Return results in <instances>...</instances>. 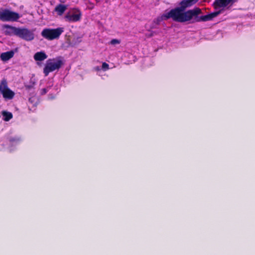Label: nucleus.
<instances>
[{"mask_svg":"<svg viewBox=\"0 0 255 255\" xmlns=\"http://www.w3.org/2000/svg\"><path fill=\"white\" fill-rule=\"evenodd\" d=\"M189 13V12L188 10L184 11L179 7H176L163 14L162 17L165 20L172 18L173 21L176 22H184L187 21Z\"/></svg>","mask_w":255,"mask_h":255,"instance_id":"obj_1","label":"nucleus"},{"mask_svg":"<svg viewBox=\"0 0 255 255\" xmlns=\"http://www.w3.org/2000/svg\"><path fill=\"white\" fill-rule=\"evenodd\" d=\"M64 63L63 58L61 56L48 59L43 68V73L45 76H47L50 72L58 70L64 65Z\"/></svg>","mask_w":255,"mask_h":255,"instance_id":"obj_2","label":"nucleus"},{"mask_svg":"<svg viewBox=\"0 0 255 255\" xmlns=\"http://www.w3.org/2000/svg\"><path fill=\"white\" fill-rule=\"evenodd\" d=\"M64 32L63 27L57 28H44L42 31L41 36L48 40H52L58 39L61 34Z\"/></svg>","mask_w":255,"mask_h":255,"instance_id":"obj_3","label":"nucleus"},{"mask_svg":"<svg viewBox=\"0 0 255 255\" xmlns=\"http://www.w3.org/2000/svg\"><path fill=\"white\" fill-rule=\"evenodd\" d=\"M20 17L19 13L7 9L0 10V20L2 21H17Z\"/></svg>","mask_w":255,"mask_h":255,"instance_id":"obj_4","label":"nucleus"},{"mask_svg":"<svg viewBox=\"0 0 255 255\" xmlns=\"http://www.w3.org/2000/svg\"><path fill=\"white\" fill-rule=\"evenodd\" d=\"M189 12L187 21L192 20L191 23L199 22L201 21H207L205 15L199 16L202 13L201 9L199 7H195L192 9L188 10Z\"/></svg>","mask_w":255,"mask_h":255,"instance_id":"obj_5","label":"nucleus"},{"mask_svg":"<svg viewBox=\"0 0 255 255\" xmlns=\"http://www.w3.org/2000/svg\"><path fill=\"white\" fill-rule=\"evenodd\" d=\"M34 30L29 29L27 28L18 27L16 36L26 41H30L34 39Z\"/></svg>","mask_w":255,"mask_h":255,"instance_id":"obj_6","label":"nucleus"},{"mask_svg":"<svg viewBox=\"0 0 255 255\" xmlns=\"http://www.w3.org/2000/svg\"><path fill=\"white\" fill-rule=\"evenodd\" d=\"M238 1V0H215L213 6L215 9L220 7H225L228 5H232L234 3Z\"/></svg>","mask_w":255,"mask_h":255,"instance_id":"obj_7","label":"nucleus"},{"mask_svg":"<svg viewBox=\"0 0 255 255\" xmlns=\"http://www.w3.org/2000/svg\"><path fill=\"white\" fill-rule=\"evenodd\" d=\"M82 17V13L79 10L75 13H68L65 15V19L66 21L69 22H75L79 21L81 20Z\"/></svg>","mask_w":255,"mask_h":255,"instance_id":"obj_8","label":"nucleus"},{"mask_svg":"<svg viewBox=\"0 0 255 255\" xmlns=\"http://www.w3.org/2000/svg\"><path fill=\"white\" fill-rule=\"evenodd\" d=\"M3 28L5 29L4 31V34L5 35H15L17 36L18 27L9 25L8 24H4L3 25Z\"/></svg>","mask_w":255,"mask_h":255,"instance_id":"obj_9","label":"nucleus"},{"mask_svg":"<svg viewBox=\"0 0 255 255\" xmlns=\"http://www.w3.org/2000/svg\"><path fill=\"white\" fill-rule=\"evenodd\" d=\"M197 2L196 0H182L179 3V6L181 9L185 11V9L192 6Z\"/></svg>","mask_w":255,"mask_h":255,"instance_id":"obj_10","label":"nucleus"},{"mask_svg":"<svg viewBox=\"0 0 255 255\" xmlns=\"http://www.w3.org/2000/svg\"><path fill=\"white\" fill-rule=\"evenodd\" d=\"M14 53L12 50L3 52L0 54V57L1 60L6 61L12 58Z\"/></svg>","mask_w":255,"mask_h":255,"instance_id":"obj_11","label":"nucleus"},{"mask_svg":"<svg viewBox=\"0 0 255 255\" xmlns=\"http://www.w3.org/2000/svg\"><path fill=\"white\" fill-rule=\"evenodd\" d=\"M47 58V55L44 52L40 51L36 52L34 55V59L37 61H42Z\"/></svg>","mask_w":255,"mask_h":255,"instance_id":"obj_12","label":"nucleus"},{"mask_svg":"<svg viewBox=\"0 0 255 255\" xmlns=\"http://www.w3.org/2000/svg\"><path fill=\"white\" fill-rule=\"evenodd\" d=\"M1 94L2 95L3 98L5 100H11L15 95L14 92L10 89L3 91Z\"/></svg>","mask_w":255,"mask_h":255,"instance_id":"obj_13","label":"nucleus"},{"mask_svg":"<svg viewBox=\"0 0 255 255\" xmlns=\"http://www.w3.org/2000/svg\"><path fill=\"white\" fill-rule=\"evenodd\" d=\"M67 9V6L62 4H59L55 8V11L57 12L59 15H61L63 14Z\"/></svg>","mask_w":255,"mask_h":255,"instance_id":"obj_14","label":"nucleus"},{"mask_svg":"<svg viewBox=\"0 0 255 255\" xmlns=\"http://www.w3.org/2000/svg\"><path fill=\"white\" fill-rule=\"evenodd\" d=\"M9 89L8 87L7 82L5 79H3L0 83V92L1 93Z\"/></svg>","mask_w":255,"mask_h":255,"instance_id":"obj_15","label":"nucleus"},{"mask_svg":"<svg viewBox=\"0 0 255 255\" xmlns=\"http://www.w3.org/2000/svg\"><path fill=\"white\" fill-rule=\"evenodd\" d=\"M221 13V10H219L214 12H212L208 14L205 15L207 21L211 20L213 18L218 16Z\"/></svg>","mask_w":255,"mask_h":255,"instance_id":"obj_16","label":"nucleus"},{"mask_svg":"<svg viewBox=\"0 0 255 255\" xmlns=\"http://www.w3.org/2000/svg\"><path fill=\"white\" fill-rule=\"evenodd\" d=\"M221 13V10H219L214 12H212L208 14L205 15L207 21L211 20L213 18L218 16Z\"/></svg>","mask_w":255,"mask_h":255,"instance_id":"obj_17","label":"nucleus"},{"mask_svg":"<svg viewBox=\"0 0 255 255\" xmlns=\"http://www.w3.org/2000/svg\"><path fill=\"white\" fill-rule=\"evenodd\" d=\"M2 115L3 120L5 122L9 121L13 117L12 113L6 111H2Z\"/></svg>","mask_w":255,"mask_h":255,"instance_id":"obj_18","label":"nucleus"},{"mask_svg":"<svg viewBox=\"0 0 255 255\" xmlns=\"http://www.w3.org/2000/svg\"><path fill=\"white\" fill-rule=\"evenodd\" d=\"M102 68L104 71H106L109 69V65L106 62H103L102 66Z\"/></svg>","mask_w":255,"mask_h":255,"instance_id":"obj_19","label":"nucleus"},{"mask_svg":"<svg viewBox=\"0 0 255 255\" xmlns=\"http://www.w3.org/2000/svg\"><path fill=\"white\" fill-rule=\"evenodd\" d=\"M120 42H121V41L120 40H118L117 39H113L110 42L111 44H113V45L120 44Z\"/></svg>","mask_w":255,"mask_h":255,"instance_id":"obj_20","label":"nucleus"},{"mask_svg":"<svg viewBox=\"0 0 255 255\" xmlns=\"http://www.w3.org/2000/svg\"><path fill=\"white\" fill-rule=\"evenodd\" d=\"M155 34V32H154V31H151V32H150V34H148V35H146V36H147V37H152V36H154Z\"/></svg>","mask_w":255,"mask_h":255,"instance_id":"obj_21","label":"nucleus"},{"mask_svg":"<svg viewBox=\"0 0 255 255\" xmlns=\"http://www.w3.org/2000/svg\"><path fill=\"white\" fill-rule=\"evenodd\" d=\"M47 90L46 88H43L41 90V94H45L47 93Z\"/></svg>","mask_w":255,"mask_h":255,"instance_id":"obj_22","label":"nucleus"},{"mask_svg":"<svg viewBox=\"0 0 255 255\" xmlns=\"http://www.w3.org/2000/svg\"><path fill=\"white\" fill-rule=\"evenodd\" d=\"M15 140H15L14 138H12V137H11V138H10L9 139V141H10V142H13V141H15Z\"/></svg>","mask_w":255,"mask_h":255,"instance_id":"obj_23","label":"nucleus"}]
</instances>
